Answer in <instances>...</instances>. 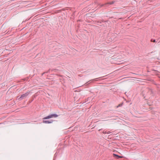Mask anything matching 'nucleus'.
<instances>
[{
	"instance_id": "f257e3e1",
	"label": "nucleus",
	"mask_w": 160,
	"mask_h": 160,
	"mask_svg": "<svg viewBox=\"0 0 160 160\" xmlns=\"http://www.w3.org/2000/svg\"><path fill=\"white\" fill-rule=\"evenodd\" d=\"M29 93V92H28L25 94L22 95L21 97L18 98V99L19 100H21L24 98L26 97L27 96H28Z\"/></svg>"
},
{
	"instance_id": "f03ea898",
	"label": "nucleus",
	"mask_w": 160,
	"mask_h": 160,
	"mask_svg": "<svg viewBox=\"0 0 160 160\" xmlns=\"http://www.w3.org/2000/svg\"><path fill=\"white\" fill-rule=\"evenodd\" d=\"M53 122V121L52 120H50L49 121L43 120L42 121V122L43 123H47V124L51 123H52Z\"/></svg>"
},
{
	"instance_id": "7ed1b4c3",
	"label": "nucleus",
	"mask_w": 160,
	"mask_h": 160,
	"mask_svg": "<svg viewBox=\"0 0 160 160\" xmlns=\"http://www.w3.org/2000/svg\"><path fill=\"white\" fill-rule=\"evenodd\" d=\"M113 156L114 158L117 159H119V158H123V156H119L115 153L113 154Z\"/></svg>"
},
{
	"instance_id": "20e7f679",
	"label": "nucleus",
	"mask_w": 160,
	"mask_h": 160,
	"mask_svg": "<svg viewBox=\"0 0 160 160\" xmlns=\"http://www.w3.org/2000/svg\"><path fill=\"white\" fill-rule=\"evenodd\" d=\"M52 118V117L51 116V115L50 114L46 117H44V118H43L42 119L43 120L47 119H49V118Z\"/></svg>"
},
{
	"instance_id": "39448f33",
	"label": "nucleus",
	"mask_w": 160,
	"mask_h": 160,
	"mask_svg": "<svg viewBox=\"0 0 160 160\" xmlns=\"http://www.w3.org/2000/svg\"><path fill=\"white\" fill-rule=\"evenodd\" d=\"M51 115L52 118L53 117L56 118L58 116V115L55 113L51 114Z\"/></svg>"
},
{
	"instance_id": "423d86ee",
	"label": "nucleus",
	"mask_w": 160,
	"mask_h": 160,
	"mask_svg": "<svg viewBox=\"0 0 160 160\" xmlns=\"http://www.w3.org/2000/svg\"><path fill=\"white\" fill-rule=\"evenodd\" d=\"M148 92L150 94H153V93L152 90L151 88H148Z\"/></svg>"
},
{
	"instance_id": "0eeeda50",
	"label": "nucleus",
	"mask_w": 160,
	"mask_h": 160,
	"mask_svg": "<svg viewBox=\"0 0 160 160\" xmlns=\"http://www.w3.org/2000/svg\"><path fill=\"white\" fill-rule=\"evenodd\" d=\"M111 133L110 131H108L107 132V131H103V134H109Z\"/></svg>"
},
{
	"instance_id": "6e6552de",
	"label": "nucleus",
	"mask_w": 160,
	"mask_h": 160,
	"mask_svg": "<svg viewBox=\"0 0 160 160\" xmlns=\"http://www.w3.org/2000/svg\"><path fill=\"white\" fill-rule=\"evenodd\" d=\"M151 41L152 42H156V40L155 39L153 40V39H151Z\"/></svg>"
},
{
	"instance_id": "1a4fd4ad",
	"label": "nucleus",
	"mask_w": 160,
	"mask_h": 160,
	"mask_svg": "<svg viewBox=\"0 0 160 160\" xmlns=\"http://www.w3.org/2000/svg\"><path fill=\"white\" fill-rule=\"evenodd\" d=\"M121 106H122V104H120L118 106H117V107L118 108V107H121Z\"/></svg>"
},
{
	"instance_id": "9d476101",
	"label": "nucleus",
	"mask_w": 160,
	"mask_h": 160,
	"mask_svg": "<svg viewBox=\"0 0 160 160\" xmlns=\"http://www.w3.org/2000/svg\"><path fill=\"white\" fill-rule=\"evenodd\" d=\"M113 3V2H110V3H109V4H112Z\"/></svg>"
}]
</instances>
